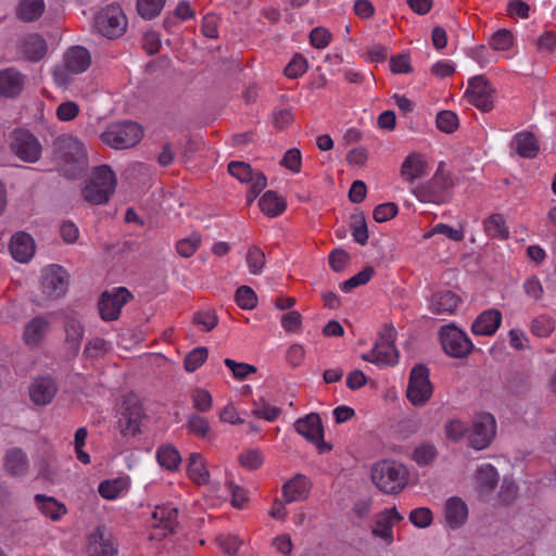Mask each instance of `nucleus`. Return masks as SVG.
<instances>
[{
    "instance_id": "1",
    "label": "nucleus",
    "mask_w": 556,
    "mask_h": 556,
    "mask_svg": "<svg viewBox=\"0 0 556 556\" xmlns=\"http://www.w3.org/2000/svg\"><path fill=\"white\" fill-rule=\"evenodd\" d=\"M53 152L61 169L70 177L76 176L87 165L86 144L76 136L65 134L58 137Z\"/></svg>"
},
{
    "instance_id": "2",
    "label": "nucleus",
    "mask_w": 556,
    "mask_h": 556,
    "mask_svg": "<svg viewBox=\"0 0 556 556\" xmlns=\"http://www.w3.org/2000/svg\"><path fill=\"white\" fill-rule=\"evenodd\" d=\"M115 187V174L108 165H101L92 170L83 190V195L91 204H103L109 201Z\"/></svg>"
},
{
    "instance_id": "3",
    "label": "nucleus",
    "mask_w": 556,
    "mask_h": 556,
    "mask_svg": "<svg viewBox=\"0 0 556 556\" xmlns=\"http://www.w3.org/2000/svg\"><path fill=\"white\" fill-rule=\"evenodd\" d=\"M453 186L454 181L451 173L445 170L443 164L440 163L435 174L429 181L415 187L414 194L421 202L442 204L448 201L450 190Z\"/></svg>"
},
{
    "instance_id": "4",
    "label": "nucleus",
    "mask_w": 556,
    "mask_h": 556,
    "mask_svg": "<svg viewBox=\"0 0 556 556\" xmlns=\"http://www.w3.org/2000/svg\"><path fill=\"white\" fill-rule=\"evenodd\" d=\"M143 131L135 122L114 123L100 135L103 143L113 149H128L136 146L142 138Z\"/></svg>"
},
{
    "instance_id": "5",
    "label": "nucleus",
    "mask_w": 556,
    "mask_h": 556,
    "mask_svg": "<svg viewBox=\"0 0 556 556\" xmlns=\"http://www.w3.org/2000/svg\"><path fill=\"white\" fill-rule=\"evenodd\" d=\"M63 61V66L53 71L54 80L59 86H66L73 75L86 72L91 64V55L86 48L75 46L65 52Z\"/></svg>"
},
{
    "instance_id": "6",
    "label": "nucleus",
    "mask_w": 556,
    "mask_h": 556,
    "mask_svg": "<svg viewBox=\"0 0 556 556\" xmlns=\"http://www.w3.org/2000/svg\"><path fill=\"white\" fill-rule=\"evenodd\" d=\"M433 394L430 372L426 365L418 364L413 367L407 386L406 395L414 406H424Z\"/></svg>"
},
{
    "instance_id": "7",
    "label": "nucleus",
    "mask_w": 556,
    "mask_h": 556,
    "mask_svg": "<svg viewBox=\"0 0 556 556\" xmlns=\"http://www.w3.org/2000/svg\"><path fill=\"white\" fill-rule=\"evenodd\" d=\"M93 27L101 36L114 39L125 33L127 18L119 5H109L97 14Z\"/></svg>"
},
{
    "instance_id": "8",
    "label": "nucleus",
    "mask_w": 556,
    "mask_h": 556,
    "mask_svg": "<svg viewBox=\"0 0 556 556\" xmlns=\"http://www.w3.org/2000/svg\"><path fill=\"white\" fill-rule=\"evenodd\" d=\"M118 429L124 437H135L140 432L143 418V408L139 399L127 395L118 409Z\"/></svg>"
},
{
    "instance_id": "9",
    "label": "nucleus",
    "mask_w": 556,
    "mask_h": 556,
    "mask_svg": "<svg viewBox=\"0 0 556 556\" xmlns=\"http://www.w3.org/2000/svg\"><path fill=\"white\" fill-rule=\"evenodd\" d=\"M439 333L443 350L452 357L464 358L473 349V344L467 333L454 324L442 326Z\"/></svg>"
},
{
    "instance_id": "10",
    "label": "nucleus",
    "mask_w": 556,
    "mask_h": 556,
    "mask_svg": "<svg viewBox=\"0 0 556 556\" xmlns=\"http://www.w3.org/2000/svg\"><path fill=\"white\" fill-rule=\"evenodd\" d=\"M187 476L198 485H205L207 494L217 500H222L224 494L220 493V484L210 479V472L204 456L201 453H190L187 458Z\"/></svg>"
},
{
    "instance_id": "11",
    "label": "nucleus",
    "mask_w": 556,
    "mask_h": 556,
    "mask_svg": "<svg viewBox=\"0 0 556 556\" xmlns=\"http://www.w3.org/2000/svg\"><path fill=\"white\" fill-rule=\"evenodd\" d=\"M496 434V420L493 415L482 413L475 417L468 437L469 445L478 451L486 448Z\"/></svg>"
},
{
    "instance_id": "12",
    "label": "nucleus",
    "mask_w": 556,
    "mask_h": 556,
    "mask_svg": "<svg viewBox=\"0 0 556 556\" xmlns=\"http://www.w3.org/2000/svg\"><path fill=\"white\" fill-rule=\"evenodd\" d=\"M68 287V274L59 265H50L42 269L41 291L49 300L65 295Z\"/></svg>"
},
{
    "instance_id": "13",
    "label": "nucleus",
    "mask_w": 556,
    "mask_h": 556,
    "mask_svg": "<svg viewBox=\"0 0 556 556\" xmlns=\"http://www.w3.org/2000/svg\"><path fill=\"white\" fill-rule=\"evenodd\" d=\"M465 94L482 112H490L494 108L495 90L483 76L471 78Z\"/></svg>"
},
{
    "instance_id": "14",
    "label": "nucleus",
    "mask_w": 556,
    "mask_h": 556,
    "mask_svg": "<svg viewBox=\"0 0 556 556\" xmlns=\"http://www.w3.org/2000/svg\"><path fill=\"white\" fill-rule=\"evenodd\" d=\"M11 148L14 154L24 162L34 163L41 155L39 140L29 131L16 130L13 134Z\"/></svg>"
},
{
    "instance_id": "15",
    "label": "nucleus",
    "mask_w": 556,
    "mask_h": 556,
    "mask_svg": "<svg viewBox=\"0 0 556 556\" xmlns=\"http://www.w3.org/2000/svg\"><path fill=\"white\" fill-rule=\"evenodd\" d=\"M130 298L125 288H115L102 294L99 302L100 315L104 320H114L119 316L121 309Z\"/></svg>"
},
{
    "instance_id": "16",
    "label": "nucleus",
    "mask_w": 556,
    "mask_h": 556,
    "mask_svg": "<svg viewBox=\"0 0 556 556\" xmlns=\"http://www.w3.org/2000/svg\"><path fill=\"white\" fill-rule=\"evenodd\" d=\"M296 432L304 437L309 442L314 443L319 448L325 445L324 442V428L318 414L311 413L303 418H300L295 425Z\"/></svg>"
},
{
    "instance_id": "17",
    "label": "nucleus",
    "mask_w": 556,
    "mask_h": 556,
    "mask_svg": "<svg viewBox=\"0 0 556 556\" xmlns=\"http://www.w3.org/2000/svg\"><path fill=\"white\" fill-rule=\"evenodd\" d=\"M408 472L405 466L394 460H384V493H399L406 485Z\"/></svg>"
},
{
    "instance_id": "18",
    "label": "nucleus",
    "mask_w": 556,
    "mask_h": 556,
    "mask_svg": "<svg viewBox=\"0 0 556 556\" xmlns=\"http://www.w3.org/2000/svg\"><path fill=\"white\" fill-rule=\"evenodd\" d=\"M502 324V313L490 308L480 313L471 325V332L476 336H493Z\"/></svg>"
},
{
    "instance_id": "19",
    "label": "nucleus",
    "mask_w": 556,
    "mask_h": 556,
    "mask_svg": "<svg viewBox=\"0 0 556 556\" xmlns=\"http://www.w3.org/2000/svg\"><path fill=\"white\" fill-rule=\"evenodd\" d=\"M90 556H115L116 547L111 533L104 527H98L89 536Z\"/></svg>"
},
{
    "instance_id": "20",
    "label": "nucleus",
    "mask_w": 556,
    "mask_h": 556,
    "mask_svg": "<svg viewBox=\"0 0 556 556\" xmlns=\"http://www.w3.org/2000/svg\"><path fill=\"white\" fill-rule=\"evenodd\" d=\"M130 484V477L124 475L100 482L98 485V492L104 500L115 501L128 493Z\"/></svg>"
},
{
    "instance_id": "21",
    "label": "nucleus",
    "mask_w": 556,
    "mask_h": 556,
    "mask_svg": "<svg viewBox=\"0 0 556 556\" xmlns=\"http://www.w3.org/2000/svg\"><path fill=\"white\" fill-rule=\"evenodd\" d=\"M309 490V480L303 475H295L282 485L283 501L286 503L304 501L307 498Z\"/></svg>"
},
{
    "instance_id": "22",
    "label": "nucleus",
    "mask_w": 556,
    "mask_h": 556,
    "mask_svg": "<svg viewBox=\"0 0 556 556\" xmlns=\"http://www.w3.org/2000/svg\"><path fill=\"white\" fill-rule=\"evenodd\" d=\"M56 393L55 381L50 377L36 379L29 388V396L38 406L49 404Z\"/></svg>"
},
{
    "instance_id": "23",
    "label": "nucleus",
    "mask_w": 556,
    "mask_h": 556,
    "mask_svg": "<svg viewBox=\"0 0 556 556\" xmlns=\"http://www.w3.org/2000/svg\"><path fill=\"white\" fill-rule=\"evenodd\" d=\"M4 469L12 477H24L29 469L26 453L20 447H12L5 452Z\"/></svg>"
},
{
    "instance_id": "24",
    "label": "nucleus",
    "mask_w": 556,
    "mask_h": 556,
    "mask_svg": "<svg viewBox=\"0 0 556 556\" xmlns=\"http://www.w3.org/2000/svg\"><path fill=\"white\" fill-rule=\"evenodd\" d=\"M10 251L14 260L26 263L35 254V241L28 233L18 232L11 239Z\"/></svg>"
},
{
    "instance_id": "25",
    "label": "nucleus",
    "mask_w": 556,
    "mask_h": 556,
    "mask_svg": "<svg viewBox=\"0 0 556 556\" xmlns=\"http://www.w3.org/2000/svg\"><path fill=\"white\" fill-rule=\"evenodd\" d=\"M511 148L515 152L523 159L536 157L540 146L539 141L532 132L520 131L517 132L511 140Z\"/></svg>"
},
{
    "instance_id": "26",
    "label": "nucleus",
    "mask_w": 556,
    "mask_h": 556,
    "mask_svg": "<svg viewBox=\"0 0 556 556\" xmlns=\"http://www.w3.org/2000/svg\"><path fill=\"white\" fill-rule=\"evenodd\" d=\"M460 303V299L452 291H442L433 294L429 301V309L432 314H453Z\"/></svg>"
},
{
    "instance_id": "27",
    "label": "nucleus",
    "mask_w": 556,
    "mask_h": 556,
    "mask_svg": "<svg viewBox=\"0 0 556 556\" xmlns=\"http://www.w3.org/2000/svg\"><path fill=\"white\" fill-rule=\"evenodd\" d=\"M50 329V323L42 316L30 319L24 328L23 341L29 346H37L41 343Z\"/></svg>"
},
{
    "instance_id": "28",
    "label": "nucleus",
    "mask_w": 556,
    "mask_h": 556,
    "mask_svg": "<svg viewBox=\"0 0 556 556\" xmlns=\"http://www.w3.org/2000/svg\"><path fill=\"white\" fill-rule=\"evenodd\" d=\"M428 173V163L418 153H412L402 163L401 175L406 181H414Z\"/></svg>"
},
{
    "instance_id": "29",
    "label": "nucleus",
    "mask_w": 556,
    "mask_h": 556,
    "mask_svg": "<svg viewBox=\"0 0 556 556\" xmlns=\"http://www.w3.org/2000/svg\"><path fill=\"white\" fill-rule=\"evenodd\" d=\"M24 88V76L14 68H5L0 72V94L15 97Z\"/></svg>"
},
{
    "instance_id": "30",
    "label": "nucleus",
    "mask_w": 556,
    "mask_h": 556,
    "mask_svg": "<svg viewBox=\"0 0 556 556\" xmlns=\"http://www.w3.org/2000/svg\"><path fill=\"white\" fill-rule=\"evenodd\" d=\"M177 515L178 510L170 505L156 506L152 514V526L161 529L163 531L162 535H167L173 532L177 523Z\"/></svg>"
},
{
    "instance_id": "31",
    "label": "nucleus",
    "mask_w": 556,
    "mask_h": 556,
    "mask_svg": "<svg viewBox=\"0 0 556 556\" xmlns=\"http://www.w3.org/2000/svg\"><path fill=\"white\" fill-rule=\"evenodd\" d=\"M498 472L491 464H482L478 467L475 480L478 491L481 494H489L498 483Z\"/></svg>"
},
{
    "instance_id": "32",
    "label": "nucleus",
    "mask_w": 556,
    "mask_h": 556,
    "mask_svg": "<svg viewBox=\"0 0 556 556\" xmlns=\"http://www.w3.org/2000/svg\"><path fill=\"white\" fill-rule=\"evenodd\" d=\"M35 502L41 514L52 520H59L67 513L65 504L52 496L37 494Z\"/></svg>"
},
{
    "instance_id": "33",
    "label": "nucleus",
    "mask_w": 556,
    "mask_h": 556,
    "mask_svg": "<svg viewBox=\"0 0 556 556\" xmlns=\"http://www.w3.org/2000/svg\"><path fill=\"white\" fill-rule=\"evenodd\" d=\"M21 50L28 61H39L47 53V42L38 34L27 35L22 42Z\"/></svg>"
},
{
    "instance_id": "34",
    "label": "nucleus",
    "mask_w": 556,
    "mask_h": 556,
    "mask_svg": "<svg viewBox=\"0 0 556 556\" xmlns=\"http://www.w3.org/2000/svg\"><path fill=\"white\" fill-rule=\"evenodd\" d=\"M466 504L458 497L447 500L445 504V520L451 528H459L467 519Z\"/></svg>"
},
{
    "instance_id": "35",
    "label": "nucleus",
    "mask_w": 556,
    "mask_h": 556,
    "mask_svg": "<svg viewBox=\"0 0 556 556\" xmlns=\"http://www.w3.org/2000/svg\"><path fill=\"white\" fill-rule=\"evenodd\" d=\"M156 459L161 467L174 471L180 463L181 456L179 451L172 444H163L156 450Z\"/></svg>"
},
{
    "instance_id": "36",
    "label": "nucleus",
    "mask_w": 556,
    "mask_h": 556,
    "mask_svg": "<svg viewBox=\"0 0 556 556\" xmlns=\"http://www.w3.org/2000/svg\"><path fill=\"white\" fill-rule=\"evenodd\" d=\"M46 4L43 0H20L16 8L17 16L26 22L39 18L45 12Z\"/></svg>"
},
{
    "instance_id": "37",
    "label": "nucleus",
    "mask_w": 556,
    "mask_h": 556,
    "mask_svg": "<svg viewBox=\"0 0 556 556\" xmlns=\"http://www.w3.org/2000/svg\"><path fill=\"white\" fill-rule=\"evenodd\" d=\"M483 229L491 238L507 239L509 235L505 218L501 214H492L484 219Z\"/></svg>"
},
{
    "instance_id": "38",
    "label": "nucleus",
    "mask_w": 556,
    "mask_h": 556,
    "mask_svg": "<svg viewBox=\"0 0 556 556\" xmlns=\"http://www.w3.org/2000/svg\"><path fill=\"white\" fill-rule=\"evenodd\" d=\"M258 206L264 214L275 217L285 211L286 202L274 191H267L260 199Z\"/></svg>"
},
{
    "instance_id": "39",
    "label": "nucleus",
    "mask_w": 556,
    "mask_h": 556,
    "mask_svg": "<svg viewBox=\"0 0 556 556\" xmlns=\"http://www.w3.org/2000/svg\"><path fill=\"white\" fill-rule=\"evenodd\" d=\"M555 329V320L547 314H541L534 317L530 323V331L539 338H546Z\"/></svg>"
},
{
    "instance_id": "40",
    "label": "nucleus",
    "mask_w": 556,
    "mask_h": 556,
    "mask_svg": "<svg viewBox=\"0 0 556 556\" xmlns=\"http://www.w3.org/2000/svg\"><path fill=\"white\" fill-rule=\"evenodd\" d=\"M395 337V330L384 326V366H394L399 363V351L394 345Z\"/></svg>"
},
{
    "instance_id": "41",
    "label": "nucleus",
    "mask_w": 556,
    "mask_h": 556,
    "mask_svg": "<svg viewBox=\"0 0 556 556\" xmlns=\"http://www.w3.org/2000/svg\"><path fill=\"white\" fill-rule=\"evenodd\" d=\"M218 546L229 556H235L243 545V539L237 533H220L216 536Z\"/></svg>"
},
{
    "instance_id": "42",
    "label": "nucleus",
    "mask_w": 556,
    "mask_h": 556,
    "mask_svg": "<svg viewBox=\"0 0 556 556\" xmlns=\"http://www.w3.org/2000/svg\"><path fill=\"white\" fill-rule=\"evenodd\" d=\"M228 172L231 176L244 184H253L258 172H253L251 166L245 162L233 161L228 165Z\"/></svg>"
},
{
    "instance_id": "43",
    "label": "nucleus",
    "mask_w": 556,
    "mask_h": 556,
    "mask_svg": "<svg viewBox=\"0 0 556 556\" xmlns=\"http://www.w3.org/2000/svg\"><path fill=\"white\" fill-rule=\"evenodd\" d=\"M435 235H443L452 241L459 242L464 239L465 233L463 227L453 228L446 224L439 223L433 226L429 231L424 233V239H430Z\"/></svg>"
},
{
    "instance_id": "44",
    "label": "nucleus",
    "mask_w": 556,
    "mask_h": 556,
    "mask_svg": "<svg viewBox=\"0 0 556 556\" xmlns=\"http://www.w3.org/2000/svg\"><path fill=\"white\" fill-rule=\"evenodd\" d=\"M66 341L76 352L84 336L81 324L75 318H67L65 321Z\"/></svg>"
},
{
    "instance_id": "45",
    "label": "nucleus",
    "mask_w": 556,
    "mask_h": 556,
    "mask_svg": "<svg viewBox=\"0 0 556 556\" xmlns=\"http://www.w3.org/2000/svg\"><path fill=\"white\" fill-rule=\"evenodd\" d=\"M164 4L165 0H137V10L141 17L151 20L161 13Z\"/></svg>"
},
{
    "instance_id": "46",
    "label": "nucleus",
    "mask_w": 556,
    "mask_h": 556,
    "mask_svg": "<svg viewBox=\"0 0 556 556\" xmlns=\"http://www.w3.org/2000/svg\"><path fill=\"white\" fill-rule=\"evenodd\" d=\"M247 265L252 275H261L265 265V254L257 247H251L247 253Z\"/></svg>"
},
{
    "instance_id": "47",
    "label": "nucleus",
    "mask_w": 556,
    "mask_h": 556,
    "mask_svg": "<svg viewBox=\"0 0 556 556\" xmlns=\"http://www.w3.org/2000/svg\"><path fill=\"white\" fill-rule=\"evenodd\" d=\"M187 428L190 433L200 438L206 437L211 431L207 419L198 414H190L187 417Z\"/></svg>"
},
{
    "instance_id": "48",
    "label": "nucleus",
    "mask_w": 556,
    "mask_h": 556,
    "mask_svg": "<svg viewBox=\"0 0 556 556\" xmlns=\"http://www.w3.org/2000/svg\"><path fill=\"white\" fill-rule=\"evenodd\" d=\"M438 455L437 447L431 443H422L418 445L413 453L414 460L420 465L430 464Z\"/></svg>"
},
{
    "instance_id": "49",
    "label": "nucleus",
    "mask_w": 556,
    "mask_h": 556,
    "mask_svg": "<svg viewBox=\"0 0 556 556\" xmlns=\"http://www.w3.org/2000/svg\"><path fill=\"white\" fill-rule=\"evenodd\" d=\"M207 355L206 348L199 346L193 349L185 358V369L189 372L195 371L206 361Z\"/></svg>"
},
{
    "instance_id": "50",
    "label": "nucleus",
    "mask_w": 556,
    "mask_h": 556,
    "mask_svg": "<svg viewBox=\"0 0 556 556\" xmlns=\"http://www.w3.org/2000/svg\"><path fill=\"white\" fill-rule=\"evenodd\" d=\"M513 41V34L507 29H501L491 36L489 45L493 50L507 51L511 48Z\"/></svg>"
},
{
    "instance_id": "51",
    "label": "nucleus",
    "mask_w": 556,
    "mask_h": 556,
    "mask_svg": "<svg viewBox=\"0 0 556 556\" xmlns=\"http://www.w3.org/2000/svg\"><path fill=\"white\" fill-rule=\"evenodd\" d=\"M201 243V236L197 232L179 240L176 249L179 255L182 257H189L194 254Z\"/></svg>"
},
{
    "instance_id": "52",
    "label": "nucleus",
    "mask_w": 556,
    "mask_h": 556,
    "mask_svg": "<svg viewBox=\"0 0 556 556\" xmlns=\"http://www.w3.org/2000/svg\"><path fill=\"white\" fill-rule=\"evenodd\" d=\"M88 431L86 428L80 427L76 430L74 435V448L76 452V457L79 462L87 465L90 463V455L84 451V446L86 444Z\"/></svg>"
},
{
    "instance_id": "53",
    "label": "nucleus",
    "mask_w": 556,
    "mask_h": 556,
    "mask_svg": "<svg viewBox=\"0 0 556 556\" xmlns=\"http://www.w3.org/2000/svg\"><path fill=\"white\" fill-rule=\"evenodd\" d=\"M437 127L446 134L455 131L458 127V117L452 111H442L437 115Z\"/></svg>"
},
{
    "instance_id": "54",
    "label": "nucleus",
    "mask_w": 556,
    "mask_h": 556,
    "mask_svg": "<svg viewBox=\"0 0 556 556\" xmlns=\"http://www.w3.org/2000/svg\"><path fill=\"white\" fill-rule=\"evenodd\" d=\"M390 70L393 74H408L413 71L408 53H400L390 58Z\"/></svg>"
},
{
    "instance_id": "55",
    "label": "nucleus",
    "mask_w": 556,
    "mask_h": 556,
    "mask_svg": "<svg viewBox=\"0 0 556 556\" xmlns=\"http://www.w3.org/2000/svg\"><path fill=\"white\" fill-rule=\"evenodd\" d=\"M444 430L448 440L458 442L468 432V427L464 421L459 419H452L445 424Z\"/></svg>"
},
{
    "instance_id": "56",
    "label": "nucleus",
    "mask_w": 556,
    "mask_h": 556,
    "mask_svg": "<svg viewBox=\"0 0 556 556\" xmlns=\"http://www.w3.org/2000/svg\"><path fill=\"white\" fill-rule=\"evenodd\" d=\"M352 236L354 240L362 245L368 240L367 225L362 214H355L352 217Z\"/></svg>"
},
{
    "instance_id": "57",
    "label": "nucleus",
    "mask_w": 556,
    "mask_h": 556,
    "mask_svg": "<svg viewBox=\"0 0 556 556\" xmlns=\"http://www.w3.org/2000/svg\"><path fill=\"white\" fill-rule=\"evenodd\" d=\"M79 105L74 101H64L55 110V115L61 122H71L79 114Z\"/></svg>"
},
{
    "instance_id": "58",
    "label": "nucleus",
    "mask_w": 556,
    "mask_h": 556,
    "mask_svg": "<svg viewBox=\"0 0 556 556\" xmlns=\"http://www.w3.org/2000/svg\"><path fill=\"white\" fill-rule=\"evenodd\" d=\"M236 302L241 308L252 309L256 305L257 298L250 287L242 286L236 292Z\"/></svg>"
},
{
    "instance_id": "59",
    "label": "nucleus",
    "mask_w": 556,
    "mask_h": 556,
    "mask_svg": "<svg viewBox=\"0 0 556 556\" xmlns=\"http://www.w3.org/2000/svg\"><path fill=\"white\" fill-rule=\"evenodd\" d=\"M535 46L540 53L551 54L556 50V34L549 30L543 31L536 39Z\"/></svg>"
},
{
    "instance_id": "60",
    "label": "nucleus",
    "mask_w": 556,
    "mask_h": 556,
    "mask_svg": "<svg viewBox=\"0 0 556 556\" xmlns=\"http://www.w3.org/2000/svg\"><path fill=\"white\" fill-rule=\"evenodd\" d=\"M263 455L258 450H248L239 455V463L242 467L253 470L263 464Z\"/></svg>"
},
{
    "instance_id": "61",
    "label": "nucleus",
    "mask_w": 556,
    "mask_h": 556,
    "mask_svg": "<svg viewBox=\"0 0 556 556\" xmlns=\"http://www.w3.org/2000/svg\"><path fill=\"white\" fill-rule=\"evenodd\" d=\"M409 520L417 528H427L432 522V511L427 507L415 508L409 514Z\"/></svg>"
},
{
    "instance_id": "62",
    "label": "nucleus",
    "mask_w": 556,
    "mask_h": 556,
    "mask_svg": "<svg viewBox=\"0 0 556 556\" xmlns=\"http://www.w3.org/2000/svg\"><path fill=\"white\" fill-rule=\"evenodd\" d=\"M193 407L199 412H207L213 405V397L211 393L204 389H197L192 393Z\"/></svg>"
},
{
    "instance_id": "63",
    "label": "nucleus",
    "mask_w": 556,
    "mask_h": 556,
    "mask_svg": "<svg viewBox=\"0 0 556 556\" xmlns=\"http://www.w3.org/2000/svg\"><path fill=\"white\" fill-rule=\"evenodd\" d=\"M224 363L231 370L233 377L238 380H242L250 374L256 371V368L253 365L247 363H237L236 361L230 358H226Z\"/></svg>"
},
{
    "instance_id": "64",
    "label": "nucleus",
    "mask_w": 556,
    "mask_h": 556,
    "mask_svg": "<svg viewBox=\"0 0 556 556\" xmlns=\"http://www.w3.org/2000/svg\"><path fill=\"white\" fill-rule=\"evenodd\" d=\"M281 326L288 332H299L302 327V316L296 311H290L281 316Z\"/></svg>"
}]
</instances>
